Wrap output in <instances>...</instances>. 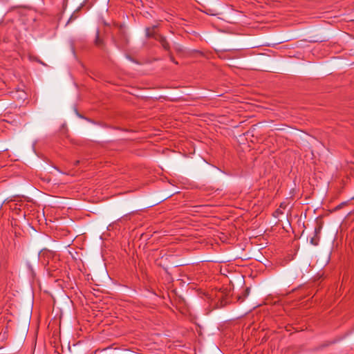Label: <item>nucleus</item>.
<instances>
[{
    "label": "nucleus",
    "instance_id": "nucleus-1",
    "mask_svg": "<svg viewBox=\"0 0 354 354\" xmlns=\"http://www.w3.org/2000/svg\"><path fill=\"white\" fill-rule=\"evenodd\" d=\"M158 25H153L151 27H147L145 28L146 37L147 38H153L156 39V37L160 35V34L156 33V29L158 28Z\"/></svg>",
    "mask_w": 354,
    "mask_h": 354
},
{
    "label": "nucleus",
    "instance_id": "nucleus-2",
    "mask_svg": "<svg viewBox=\"0 0 354 354\" xmlns=\"http://www.w3.org/2000/svg\"><path fill=\"white\" fill-rule=\"evenodd\" d=\"M156 40L160 42L164 50L168 52L170 50V45L165 36L160 35L156 37Z\"/></svg>",
    "mask_w": 354,
    "mask_h": 354
},
{
    "label": "nucleus",
    "instance_id": "nucleus-3",
    "mask_svg": "<svg viewBox=\"0 0 354 354\" xmlns=\"http://www.w3.org/2000/svg\"><path fill=\"white\" fill-rule=\"evenodd\" d=\"M95 45L100 48L104 49L105 47V43L104 40L100 37V31L97 30L95 39L94 41Z\"/></svg>",
    "mask_w": 354,
    "mask_h": 354
},
{
    "label": "nucleus",
    "instance_id": "nucleus-4",
    "mask_svg": "<svg viewBox=\"0 0 354 354\" xmlns=\"http://www.w3.org/2000/svg\"><path fill=\"white\" fill-rule=\"evenodd\" d=\"M250 292V288H246L245 289H244V290L243 291L241 295L238 296L237 300L240 302H243L244 301V299L249 295Z\"/></svg>",
    "mask_w": 354,
    "mask_h": 354
},
{
    "label": "nucleus",
    "instance_id": "nucleus-5",
    "mask_svg": "<svg viewBox=\"0 0 354 354\" xmlns=\"http://www.w3.org/2000/svg\"><path fill=\"white\" fill-rule=\"evenodd\" d=\"M81 7L78 8L73 14L71 16L70 19H68V23H69L71 21L73 20V19H75L76 18H77V15H76V12H78L80 10Z\"/></svg>",
    "mask_w": 354,
    "mask_h": 354
},
{
    "label": "nucleus",
    "instance_id": "nucleus-6",
    "mask_svg": "<svg viewBox=\"0 0 354 354\" xmlns=\"http://www.w3.org/2000/svg\"><path fill=\"white\" fill-rule=\"evenodd\" d=\"M169 58H170V60H171V62H173L174 63H175V64H178V62L175 61L174 57V56H173V55H169Z\"/></svg>",
    "mask_w": 354,
    "mask_h": 354
},
{
    "label": "nucleus",
    "instance_id": "nucleus-7",
    "mask_svg": "<svg viewBox=\"0 0 354 354\" xmlns=\"http://www.w3.org/2000/svg\"><path fill=\"white\" fill-rule=\"evenodd\" d=\"M311 243H313V245H317V243L315 241V239L313 238L311 239V241H310Z\"/></svg>",
    "mask_w": 354,
    "mask_h": 354
},
{
    "label": "nucleus",
    "instance_id": "nucleus-8",
    "mask_svg": "<svg viewBox=\"0 0 354 354\" xmlns=\"http://www.w3.org/2000/svg\"><path fill=\"white\" fill-rule=\"evenodd\" d=\"M79 162H80V161H79V160H77V161H75V165H78V164H79Z\"/></svg>",
    "mask_w": 354,
    "mask_h": 354
}]
</instances>
